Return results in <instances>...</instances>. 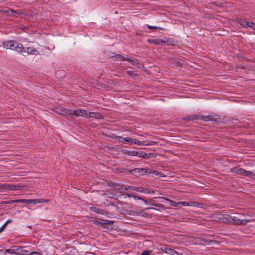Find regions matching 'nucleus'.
<instances>
[{
    "mask_svg": "<svg viewBox=\"0 0 255 255\" xmlns=\"http://www.w3.org/2000/svg\"><path fill=\"white\" fill-rule=\"evenodd\" d=\"M216 215L221 222L237 225H244L252 221L250 219H244L245 215L242 213H233L232 215L217 213Z\"/></svg>",
    "mask_w": 255,
    "mask_h": 255,
    "instance_id": "obj_1",
    "label": "nucleus"
},
{
    "mask_svg": "<svg viewBox=\"0 0 255 255\" xmlns=\"http://www.w3.org/2000/svg\"><path fill=\"white\" fill-rule=\"evenodd\" d=\"M2 45L3 47L6 49H10L19 53L22 52L24 50L23 45L15 40H6L4 41Z\"/></svg>",
    "mask_w": 255,
    "mask_h": 255,
    "instance_id": "obj_2",
    "label": "nucleus"
},
{
    "mask_svg": "<svg viewBox=\"0 0 255 255\" xmlns=\"http://www.w3.org/2000/svg\"><path fill=\"white\" fill-rule=\"evenodd\" d=\"M23 186L19 184H0V190L6 192L7 191H15L21 190Z\"/></svg>",
    "mask_w": 255,
    "mask_h": 255,
    "instance_id": "obj_3",
    "label": "nucleus"
},
{
    "mask_svg": "<svg viewBox=\"0 0 255 255\" xmlns=\"http://www.w3.org/2000/svg\"><path fill=\"white\" fill-rule=\"evenodd\" d=\"M69 116H74L76 117H83L85 118H87L88 113L86 110L78 109L76 110H69V112L68 113Z\"/></svg>",
    "mask_w": 255,
    "mask_h": 255,
    "instance_id": "obj_4",
    "label": "nucleus"
},
{
    "mask_svg": "<svg viewBox=\"0 0 255 255\" xmlns=\"http://www.w3.org/2000/svg\"><path fill=\"white\" fill-rule=\"evenodd\" d=\"M237 22L244 27H250L255 30V23L253 22H249L244 19H239Z\"/></svg>",
    "mask_w": 255,
    "mask_h": 255,
    "instance_id": "obj_5",
    "label": "nucleus"
},
{
    "mask_svg": "<svg viewBox=\"0 0 255 255\" xmlns=\"http://www.w3.org/2000/svg\"><path fill=\"white\" fill-rule=\"evenodd\" d=\"M160 250L163 253H165L168 255H182V254L179 255V253L174 249L168 248L166 247H161Z\"/></svg>",
    "mask_w": 255,
    "mask_h": 255,
    "instance_id": "obj_6",
    "label": "nucleus"
},
{
    "mask_svg": "<svg viewBox=\"0 0 255 255\" xmlns=\"http://www.w3.org/2000/svg\"><path fill=\"white\" fill-rule=\"evenodd\" d=\"M23 52H26L28 54L38 55L40 54L39 51L32 47H28L26 48L24 47Z\"/></svg>",
    "mask_w": 255,
    "mask_h": 255,
    "instance_id": "obj_7",
    "label": "nucleus"
},
{
    "mask_svg": "<svg viewBox=\"0 0 255 255\" xmlns=\"http://www.w3.org/2000/svg\"><path fill=\"white\" fill-rule=\"evenodd\" d=\"M87 118H92L97 120H103L104 119L103 115L96 112H89L88 113Z\"/></svg>",
    "mask_w": 255,
    "mask_h": 255,
    "instance_id": "obj_8",
    "label": "nucleus"
},
{
    "mask_svg": "<svg viewBox=\"0 0 255 255\" xmlns=\"http://www.w3.org/2000/svg\"><path fill=\"white\" fill-rule=\"evenodd\" d=\"M0 12L8 16H12L14 13H17L18 14H20L21 13V12L14 10L10 8L0 10Z\"/></svg>",
    "mask_w": 255,
    "mask_h": 255,
    "instance_id": "obj_9",
    "label": "nucleus"
},
{
    "mask_svg": "<svg viewBox=\"0 0 255 255\" xmlns=\"http://www.w3.org/2000/svg\"><path fill=\"white\" fill-rule=\"evenodd\" d=\"M231 171L233 172L236 173L237 174L244 175L246 176L247 171L245 170L244 169L239 168V167H234L231 169Z\"/></svg>",
    "mask_w": 255,
    "mask_h": 255,
    "instance_id": "obj_10",
    "label": "nucleus"
},
{
    "mask_svg": "<svg viewBox=\"0 0 255 255\" xmlns=\"http://www.w3.org/2000/svg\"><path fill=\"white\" fill-rule=\"evenodd\" d=\"M194 119L201 120L202 121H208L210 120V117L197 115H195V116H192L189 117L190 120H193Z\"/></svg>",
    "mask_w": 255,
    "mask_h": 255,
    "instance_id": "obj_11",
    "label": "nucleus"
},
{
    "mask_svg": "<svg viewBox=\"0 0 255 255\" xmlns=\"http://www.w3.org/2000/svg\"><path fill=\"white\" fill-rule=\"evenodd\" d=\"M54 111L57 113V114L61 115L64 116H69L68 113L69 112V110H67L64 108H55Z\"/></svg>",
    "mask_w": 255,
    "mask_h": 255,
    "instance_id": "obj_12",
    "label": "nucleus"
},
{
    "mask_svg": "<svg viewBox=\"0 0 255 255\" xmlns=\"http://www.w3.org/2000/svg\"><path fill=\"white\" fill-rule=\"evenodd\" d=\"M131 172L136 176H140L145 174L144 168H135L131 170Z\"/></svg>",
    "mask_w": 255,
    "mask_h": 255,
    "instance_id": "obj_13",
    "label": "nucleus"
},
{
    "mask_svg": "<svg viewBox=\"0 0 255 255\" xmlns=\"http://www.w3.org/2000/svg\"><path fill=\"white\" fill-rule=\"evenodd\" d=\"M141 151H135V150H131V151H127L126 153L129 155L137 156L138 157H140Z\"/></svg>",
    "mask_w": 255,
    "mask_h": 255,
    "instance_id": "obj_14",
    "label": "nucleus"
},
{
    "mask_svg": "<svg viewBox=\"0 0 255 255\" xmlns=\"http://www.w3.org/2000/svg\"><path fill=\"white\" fill-rule=\"evenodd\" d=\"M148 42L149 43H153L155 44H162L164 43L165 41L162 39H148Z\"/></svg>",
    "mask_w": 255,
    "mask_h": 255,
    "instance_id": "obj_15",
    "label": "nucleus"
},
{
    "mask_svg": "<svg viewBox=\"0 0 255 255\" xmlns=\"http://www.w3.org/2000/svg\"><path fill=\"white\" fill-rule=\"evenodd\" d=\"M90 209L91 211H93L95 213L101 214L102 215L105 214V211L102 209H100L94 207H90Z\"/></svg>",
    "mask_w": 255,
    "mask_h": 255,
    "instance_id": "obj_16",
    "label": "nucleus"
},
{
    "mask_svg": "<svg viewBox=\"0 0 255 255\" xmlns=\"http://www.w3.org/2000/svg\"><path fill=\"white\" fill-rule=\"evenodd\" d=\"M140 154H141L140 157L143 158L145 159H148L150 157H154V154L152 153H146L141 151V152Z\"/></svg>",
    "mask_w": 255,
    "mask_h": 255,
    "instance_id": "obj_17",
    "label": "nucleus"
},
{
    "mask_svg": "<svg viewBox=\"0 0 255 255\" xmlns=\"http://www.w3.org/2000/svg\"><path fill=\"white\" fill-rule=\"evenodd\" d=\"M178 204L179 205H181L183 206H195L196 203L194 202H178Z\"/></svg>",
    "mask_w": 255,
    "mask_h": 255,
    "instance_id": "obj_18",
    "label": "nucleus"
},
{
    "mask_svg": "<svg viewBox=\"0 0 255 255\" xmlns=\"http://www.w3.org/2000/svg\"><path fill=\"white\" fill-rule=\"evenodd\" d=\"M130 142L131 143H134V144L138 145H143L144 146V141H139L135 138H131Z\"/></svg>",
    "mask_w": 255,
    "mask_h": 255,
    "instance_id": "obj_19",
    "label": "nucleus"
},
{
    "mask_svg": "<svg viewBox=\"0 0 255 255\" xmlns=\"http://www.w3.org/2000/svg\"><path fill=\"white\" fill-rule=\"evenodd\" d=\"M138 192H142L145 194H154L155 193L154 191L153 190H149L147 188H142V190H138Z\"/></svg>",
    "mask_w": 255,
    "mask_h": 255,
    "instance_id": "obj_20",
    "label": "nucleus"
},
{
    "mask_svg": "<svg viewBox=\"0 0 255 255\" xmlns=\"http://www.w3.org/2000/svg\"><path fill=\"white\" fill-rule=\"evenodd\" d=\"M161 198H162L166 201H168L170 202V204L171 206H174V207H177L178 206H179V204H178V202H175L173 200H170L166 197H160Z\"/></svg>",
    "mask_w": 255,
    "mask_h": 255,
    "instance_id": "obj_21",
    "label": "nucleus"
},
{
    "mask_svg": "<svg viewBox=\"0 0 255 255\" xmlns=\"http://www.w3.org/2000/svg\"><path fill=\"white\" fill-rule=\"evenodd\" d=\"M118 138H119V140L121 142H130L131 140V138L129 137H123L122 136H118Z\"/></svg>",
    "mask_w": 255,
    "mask_h": 255,
    "instance_id": "obj_22",
    "label": "nucleus"
},
{
    "mask_svg": "<svg viewBox=\"0 0 255 255\" xmlns=\"http://www.w3.org/2000/svg\"><path fill=\"white\" fill-rule=\"evenodd\" d=\"M158 143L157 141H153V140H145L144 142V146L147 145H151L153 144H156Z\"/></svg>",
    "mask_w": 255,
    "mask_h": 255,
    "instance_id": "obj_23",
    "label": "nucleus"
},
{
    "mask_svg": "<svg viewBox=\"0 0 255 255\" xmlns=\"http://www.w3.org/2000/svg\"><path fill=\"white\" fill-rule=\"evenodd\" d=\"M131 186H130L119 185L116 188L117 189H119V190H128V189H131Z\"/></svg>",
    "mask_w": 255,
    "mask_h": 255,
    "instance_id": "obj_24",
    "label": "nucleus"
},
{
    "mask_svg": "<svg viewBox=\"0 0 255 255\" xmlns=\"http://www.w3.org/2000/svg\"><path fill=\"white\" fill-rule=\"evenodd\" d=\"M246 176L255 179V174L252 171H247Z\"/></svg>",
    "mask_w": 255,
    "mask_h": 255,
    "instance_id": "obj_25",
    "label": "nucleus"
},
{
    "mask_svg": "<svg viewBox=\"0 0 255 255\" xmlns=\"http://www.w3.org/2000/svg\"><path fill=\"white\" fill-rule=\"evenodd\" d=\"M144 170H145V173L150 174V173H153L154 174H155L156 175H157V172L155 170L152 171L150 168H144Z\"/></svg>",
    "mask_w": 255,
    "mask_h": 255,
    "instance_id": "obj_26",
    "label": "nucleus"
},
{
    "mask_svg": "<svg viewBox=\"0 0 255 255\" xmlns=\"http://www.w3.org/2000/svg\"><path fill=\"white\" fill-rule=\"evenodd\" d=\"M115 57L117 60H121L122 61H126L127 60V58H125L124 56H123L120 54H117Z\"/></svg>",
    "mask_w": 255,
    "mask_h": 255,
    "instance_id": "obj_27",
    "label": "nucleus"
},
{
    "mask_svg": "<svg viewBox=\"0 0 255 255\" xmlns=\"http://www.w3.org/2000/svg\"><path fill=\"white\" fill-rule=\"evenodd\" d=\"M110 224V222H103V223L101 224V226L104 228L108 229L109 227Z\"/></svg>",
    "mask_w": 255,
    "mask_h": 255,
    "instance_id": "obj_28",
    "label": "nucleus"
},
{
    "mask_svg": "<svg viewBox=\"0 0 255 255\" xmlns=\"http://www.w3.org/2000/svg\"><path fill=\"white\" fill-rule=\"evenodd\" d=\"M16 203H25L27 204L28 202V199H17L15 201Z\"/></svg>",
    "mask_w": 255,
    "mask_h": 255,
    "instance_id": "obj_29",
    "label": "nucleus"
},
{
    "mask_svg": "<svg viewBox=\"0 0 255 255\" xmlns=\"http://www.w3.org/2000/svg\"><path fill=\"white\" fill-rule=\"evenodd\" d=\"M148 29H159L161 30H163L164 29L159 27L154 26H151V25H147Z\"/></svg>",
    "mask_w": 255,
    "mask_h": 255,
    "instance_id": "obj_30",
    "label": "nucleus"
},
{
    "mask_svg": "<svg viewBox=\"0 0 255 255\" xmlns=\"http://www.w3.org/2000/svg\"><path fill=\"white\" fill-rule=\"evenodd\" d=\"M131 63L134 66H136L137 64V63L136 61H134L133 60H131V59L127 58V60Z\"/></svg>",
    "mask_w": 255,
    "mask_h": 255,
    "instance_id": "obj_31",
    "label": "nucleus"
},
{
    "mask_svg": "<svg viewBox=\"0 0 255 255\" xmlns=\"http://www.w3.org/2000/svg\"><path fill=\"white\" fill-rule=\"evenodd\" d=\"M150 205H152L153 206H154L156 207H158V208H164V206L162 205V204H153V203H150Z\"/></svg>",
    "mask_w": 255,
    "mask_h": 255,
    "instance_id": "obj_32",
    "label": "nucleus"
},
{
    "mask_svg": "<svg viewBox=\"0 0 255 255\" xmlns=\"http://www.w3.org/2000/svg\"><path fill=\"white\" fill-rule=\"evenodd\" d=\"M46 202L43 199H35V204L37 203H42Z\"/></svg>",
    "mask_w": 255,
    "mask_h": 255,
    "instance_id": "obj_33",
    "label": "nucleus"
},
{
    "mask_svg": "<svg viewBox=\"0 0 255 255\" xmlns=\"http://www.w3.org/2000/svg\"><path fill=\"white\" fill-rule=\"evenodd\" d=\"M206 243H207V245H210L211 244H216L217 243V241L215 240H209V241H206Z\"/></svg>",
    "mask_w": 255,
    "mask_h": 255,
    "instance_id": "obj_34",
    "label": "nucleus"
},
{
    "mask_svg": "<svg viewBox=\"0 0 255 255\" xmlns=\"http://www.w3.org/2000/svg\"><path fill=\"white\" fill-rule=\"evenodd\" d=\"M151 251H144L141 255H149Z\"/></svg>",
    "mask_w": 255,
    "mask_h": 255,
    "instance_id": "obj_35",
    "label": "nucleus"
},
{
    "mask_svg": "<svg viewBox=\"0 0 255 255\" xmlns=\"http://www.w3.org/2000/svg\"><path fill=\"white\" fill-rule=\"evenodd\" d=\"M29 255H42L41 254L36 252H33L30 253Z\"/></svg>",
    "mask_w": 255,
    "mask_h": 255,
    "instance_id": "obj_36",
    "label": "nucleus"
},
{
    "mask_svg": "<svg viewBox=\"0 0 255 255\" xmlns=\"http://www.w3.org/2000/svg\"><path fill=\"white\" fill-rule=\"evenodd\" d=\"M7 225V223L5 222L3 225L0 228V229L2 231L4 230V229L6 228V226Z\"/></svg>",
    "mask_w": 255,
    "mask_h": 255,
    "instance_id": "obj_37",
    "label": "nucleus"
},
{
    "mask_svg": "<svg viewBox=\"0 0 255 255\" xmlns=\"http://www.w3.org/2000/svg\"><path fill=\"white\" fill-rule=\"evenodd\" d=\"M35 204V199H28L27 204Z\"/></svg>",
    "mask_w": 255,
    "mask_h": 255,
    "instance_id": "obj_38",
    "label": "nucleus"
},
{
    "mask_svg": "<svg viewBox=\"0 0 255 255\" xmlns=\"http://www.w3.org/2000/svg\"><path fill=\"white\" fill-rule=\"evenodd\" d=\"M142 188H138V187H134V186H131V189L134 190H135V191H138V190H142Z\"/></svg>",
    "mask_w": 255,
    "mask_h": 255,
    "instance_id": "obj_39",
    "label": "nucleus"
},
{
    "mask_svg": "<svg viewBox=\"0 0 255 255\" xmlns=\"http://www.w3.org/2000/svg\"><path fill=\"white\" fill-rule=\"evenodd\" d=\"M102 223H103V222L99 221H96L95 222H94V224L98 226H101Z\"/></svg>",
    "mask_w": 255,
    "mask_h": 255,
    "instance_id": "obj_40",
    "label": "nucleus"
},
{
    "mask_svg": "<svg viewBox=\"0 0 255 255\" xmlns=\"http://www.w3.org/2000/svg\"><path fill=\"white\" fill-rule=\"evenodd\" d=\"M127 73L128 75H130V76H131V75H132V74H133V71H128L127 72Z\"/></svg>",
    "mask_w": 255,
    "mask_h": 255,
    "instance_id": "obj_41",
    "label": "nucleus"
},
{
    "mask_svg": "<svg viewBox=\"0 0 255 255\" xmlns=\"http://www.w3.org/2000/svg\"><path fill=\"white\" fill-rule=\"evenodd\" d=\"M143 216L147 217H151V215L149 214H147V213H144L143 215Z\"/></svg>",
    "mask_w": 255,
    "mask_h": 255,
    "instance_id": "obj_42",
    "label": "nucleus"
},
{
    "mask_svg": "<svg viewBox=\"0 0 255 255\" xmlns=\"http://www.w3.org/2000/svg\"><path fill=\"white\" fill-rule=\"evenodd\" d=\"M16 200H10L9 201L7 202L8 203H16V202L15 201Z\"/></svg>",
    "mask_w": 255,
    "mask_h": 255,
    "instance_id": "obj_43",
    "label": "nucleus"
},
{
    "mask_svg": "<svg viewBox=\"0 0 255 255\" xmlns=\"http://www.w3.org/2000/svg\"><path fill=\"white\" fill-rule=\"evenodd\" d=\"M124 195L127 196L129 198H130L131 197V196L128 193H125Z\"/></svg>",
    "mask_w": 255,
    "mask_h": 255,
    "instance_id": "obj_44",
    "label": "nucleus"
},
{
    "mask_svg": "<svg viewBox=\"0 0 255 255\" xmlns=\"http://www.w3.org/2000/svg\"><path fill=\"white\" fill-rule=\"evenodd\" d=\"M133 197L135 199H139V200H141V198L140 197H137L136 196H133Z\"/></svg>",
    "mask_w": 255,
    "mask_h": 255,
    "instance_id": "obj_45",
    "label": "nucleus"
},
{
    "mask_svg": "<svg viewBox=\"0 0 255 255\" xmlns=\"http://www.w3.org/2000/svg\"><path fill=\"white\" fill-rule=\"evenodd\" d=\"M11 251H12V250H9V249H8V250H6L5 251V252H6V253H11Z\"/></svg>",
    "mask_w": 255,
    "mask_h": 255,
    "instance_id": "obj_46",
    "label": "nucleus"
},
{
    "mask_svg": "<svg viewBox=\"0 0 255 255\" xmlns=\"http://www.w3.org/2000/svg\"><path fill=\"white\" fill-rule=\"evenodd\" d=\"M12 220H8L7 221H6L5 222L7 223V224H8V223H11L12 222Z\"/></svg>",
    "mask_w": 255,
    "mask_h": 255,
    "instance_id": "obj_47",
    "label": "nucleus"
},
{
    "mask_svg": "<svg viewBox=\"0 0 255 255\" xmlns=\"http://www.w3.org/2000/svg\"><path fill=\"white\" fill-rule=\"evenodd\" d=\"M145 209L146 210H148V209H154V210H155V209L153 208H146Z\"/></svg>",
    "mask_w": 255,
    "mask_h": 255,
    "instance_id": "obj_48",
    "label": "nucleus"
},
{
    "mask_svg": "<svg viewBox=\"0 0 255 255\" xmlns=\"http://www.w3.org/2000/svg\"><path fill=\"white\" fill-rule=\"evenodd\" d=\"M142 200H143V201L145 203H147V201H146V200L143 199Z\"/></svg>",
    "mask_w": 255,
    "mask_h": 255,
    "instance_id": "obj_49",
    "label": "nucleus"
},
{
    "mask_svg": "<svg viewBox=\"0 0 255 255\" xmlns=\"http://www.w3.org/2000/svg\"><path fill=\"white\" fill-rule=\"evenodd\" d=\"M2 232V231H1V230L0 229V233L1 232Z\"/></svg>",
    "mask_w": 255,
    "mask_h": 255,
    "instance_id": "obj_50",
    "label": "nucleus"
}]
</instances>
